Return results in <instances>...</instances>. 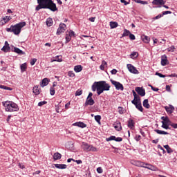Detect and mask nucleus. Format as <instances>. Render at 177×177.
Wrapping results in <instances>:
<instances>
[{"instance_id":"nucleus-16","label":"nucleus","mask_w":177,"mask_h":177,"mask_svg":"<svg viewBox=\"0 0 177 177\" xmlns=\"http://www.w3.org/2000/svg\"><path fill=\"white\" fill-rule=\"evenodd\" d=\"M49 81L50 80L48 78L43 79L40 84V86H41V88H44V86H46V85L49 84Z\"/></svg>"},{"instance_id":"nucleus-43","label":"nucleus","mask_w":177,"mask_h":177,"mask_svg":"<svg viewBox=\"0 0 177 177\" xmlns=\"http://www.w3.org/2000/svg\"><path fill=\"white\" fill-rule=\"evenodd\" d=\"M95 120L97 122H100V120H102V116L97 115L95 116Z\"/></svg>"},{"instance_id":"nucleus-55","label":"nucleus","mask_w":177,"mask_h":177,"mask_svg":"<svg viewBox=\"0 0 177 177\" xmlns=\"http://www.w3.org/2000/svg\"><path fill=\"white\" fill-rule=\"evenodd\" d=\"M129 38H130V39H131L132 41L135 40V39H136L135 35H133V34H132V33H130V35H129Z\"/></svg>"},{"instance_id":"nucleus-46","label":"nucleus","mask_w":177,"mask_h":177,"mask_svg":"<svg viewBox=\"0 0 177 177\" xmlns=\"http://www.w3.org/2000/svg\"><path fill=\"white\" fill-rule=\"evenodd\" d=\"M110 140H115V136H111V137L106 138L107 142H110Z\"/></svg>"},{"instance_id":"nucleus-12","label":"nucleus","mask_w":177,"mask_h":177,"mask_svg":"<svg viewBox=\"0 0 177 177\" xmlns=\"http://www.w3.org/2000/svg\"><path fill=\"white\" fill-rule=\"evenodd\" d=\"M165 109L169 114H172L174 113V110H175V107L172 105H169V106H165Z\"/></svg>"},{"instance_id":"nucleus-33","label":"nucleus","mask_w":177,"mask_h":177,"mask_svg":"<svg viewBox=\"0 0 177 177\" xmlns=\"http://www.w3.org/2000/svg\"><path fill=\"white\" fill-rule=\"evenodd\" d=\"M1 50H3V52H5V53L10 52V47L9 46H4L1 48Z\"/></svg>"},{"instance_id":"nucleus-56","label":"nucleus","mask_w":177,"mask_h":177,"mask_svg":"<svg viewBox=\"0 0 177 177\" xmlns=\"http://www.w3.org/2000/svg\"><path fill=\"white\" fill-rule=\"evenodd\" d=\"M35 63H37V59L34 58L30 61V64L31 66H34V64H35Z\"/></svg>"},{"instance_id":"nucleus-25","label":"nucleus","mask_w":177,"mask_h":177,"mask_svg":"<svg viewBox=\"0 0 177 177\" xmlns=\"http://www.w3.org/2000/svg\"><path fill=\"white\" fill-rule=\"evenodd\" d=\"M66 24H60L59 27L58 28V32H60V30H62V31H66Z\"/></svg>"},{"instance_id":"nucleus-53","label":"nucleus","mask_w":177,"mask_h":177,"mask_svg":"<svg viewBox=\"0 0 177 177\" xmlns=\"http://www.w3.org/2000/svg\"><path fill=\"white\" fill-rule=\"evenodd\" d=\"M68 75L71 77H75V74H74V72H73V71H69L68 73Z\"/></svg>"},{"instance_id":"nucleus-52","label":"nucleus","mask_w":177,"mask_h":177,"mask_svg":"<svg viewBox=\"0 0 177 177\" xmlns=\"http://www.w3.org/2000/svg\"><path fill=\"white\" fill-rule=\"evenodd\" d=\"M50 93L51 96H53V95H55V88H51L50 89Z\"/></svg>"},{"instance_id":"nucleus-26","label":"nucleus","mask_w":177,"mask_h":177,"mask_svg":"<svg viewBox=\"0 0 177 177\" xmlns=\"http://www.w3.org/2000/svg\"><path fill=\"white\" fill-rule=\"evenodd\" d=\"M136 165L137 167H140L145 168V167L146 165V163H145L143 162H141V161H136Z\"/></svg>"},{"instance_id":"nucleus-48","label":"nucleus","mask_w":177,"mask_h":177,"mask_svg":"<svg viewBox=\"0 0 177 177\" xmlns=\"http://www.w3.org/2000/svg\"><path fill=\"white\" fill-rule=\"evenodd\" d=\"M168 52H174L175 50V46H171V47L167 48Z\"/></svg>"},{"instance_id":"nucleus-32","label":"nucleus","mask_w":177,"mask_h":177,"mask_svg":"<svg viewBox=\"0 0 177 177\" xmlns=\"http://www.w3.org/2000/svg\"><path fill=\"white\" fill-rule=\"evenodd\" d=\"M33 93H35V95H39L40 92H39V88H38V86H35V87H33Z\"/></svg>"},{"instance_id":"nucleus-10","label":"nucleus","mask_w":177,"mask_h":177,"mask_svg":"<svg viewBox=\"0 0 177 177\" xmlns=\"http://www.w3.org/2000/svg\"><path fill=\"white\" fill-rule=\"evenodd\" d=\"M95 104V100L92 98H86L84 106H93Z\"/></svg>"},{"instance_id":"nucleus-23","label":"nucleus","mask_w":177,"mask_h":177,"mask_svg":"<svg viewBox=\"0 0 177 177\" xmlns=\"http://www.w3.org/2000/svg\"><path fill=\"white\" fill-rule=\"evenodd\" d=\"M141 38H142V41L144 42H145V44H149V42H150V37H147L146 35H142L141 37Z\"/></svg>"},{"instance_id":"nucleus-36","label":"nucleus","mask_w":177,"mask_h":177,"mask_svg":"<svg viewBox=\"0 0 177 177\" xmlns=\"http://www.w3.org/2000/svg\"><path fill=\"white\" fill-rule=\"evenodd\" d=\"M136 109H138V110H139V111H143V107L142 106V103L138 102L136 105Z\"/></svg>"},{"instance_id":"nucleus-35","label":"nucleus","mask_w":177,"mask_h":177,"mask_svg":"<svg viewBox=\"0 0 177 177\" xmlns=\"http://www.w3.org/2000/svg\"><path fill=\"white\" fill-rule=\"evenodd\" d=\"M20 67H21V73H24V71L27 70V64L26 63L22 64Z\"/></svg>"},{"instance_id":"nucleus-57","label":"nucleus","mask_w":177,"mask_h":177,"mask_svg":"<svg viewBox=\"0 0 177 177\" xmlns=\"http://www.w3.org/2000/svg\"><path fill=\"white\" fill-rule=\"evenodd\" d=\"M170 126L174 128V129H177V123H171Z\"/></svg>"},{"instance_id":"nucleus-27","label":"nucleus","mask_w":177,"mask_h":177,"mask_svg":"<svg viewBox=\"0 0 177 177\" xmlns=\"http://www.w3.org/2000/svg\"><path fill=\"white\" fill-rule=\"evenodd\" d=\"M128 127H129V128H131V129H132L133 127H135V122H133V120L130 119L128 121Z\"/></svg>"},{"instance_id":"nucleus-34","label":"nucleus","mask_w":177,"mask_h":177,"mask_svg":"<svg viewBox=\"0 0 177 177\" xmlns=\"http://www.w3.org/2000/svg\"><path fill=\"white\" fill-rule=\"evenodd\" d=\"M53 24V20L50 18L47 19L46 25L48 27H50Z\"/></svg>"},{"instance_id":"nucleus-14","label":"nucleus","mask_w":177,"mask_h":177,"mask_svg":"<svg viewBox=\"0 0 177 177\" xmlns=\"http://www.w3.org/2000/svg\"><path fill=\"white\" fill-rule=\"evenodd\" d=\"M168 64V59H167V55H164L161 57V64L162 66H167Z\"/></svg>"},{"instance_id":"nucleus-3","label":"nucleus","mask_w":177,"mask_h":177,"mask_svg":"<svg viewBox=\"0 0 177 177\" xmlns=\"http://www.w3.org/2000/svg\"><path fill=\"white\" fill-rule=\"evenodd\" d=\"M3 106L5 107L6 111L12 113V111H19V106L12 101H5L2 102Z\"/></svg>"},{"instance_id":"nucleus-38","label":"nucleus","mask_w":177,"mask_h":177,"mask_svg":"<svg viewBox=\"0 0 177 177\" xmlns=\"http://www.w3.org/2000/svg\"><path fill=\"white\" fill-rule=\"evenodd\" d=\"M131 35V32L127 29L124 30V32L122 34V37H128V35Z\"/></svg>"},{"instance_id":"nucleus-31","label":"nucleus","mask_w":177,"mask_h":177,"mask_svg":"<svg viewBox=\"0 0 177 177\" xmlns=\"http://www.w3.org/2000/svg\"><path fill=\"white\" fill-rule=\"evenodd\" d=\"M164 147H165V149H166L167 152L169 154H171V153H173V152H174V151L172 150V149H171V147H169V145H165Z\"/></svg>"},{"instance_id":"nucleus-59","label":"nucleus","mask_w":177,"mask_h":177,"mask_svg":"<svg viewBox=\"0 0 177 177\" xmlns=\"http://www.w3.org/2000/svg\"><path fill=\"white\" fill-rule=\"evenodd\" d=\"M115 142H122V138H120V137L116 138L115 137Z\"/></svg>"},{"instance_id":"nucleus-42","label":"nucleus","mask_w":177,"mask_h":177,"mask_svg":"<svg viewBox=\"0 0 177 177\" xmlns=\"http://www.w3.org/2000/svg\"><path fill=\"white\" fill-rule=\"evenodd\" d=\"M92 91L93 92L97 91V84H95L94 82V84L92 85Z\"/></svg>"},{"instance_id":"nucleus-54","label":"nucleus","mask_w":177,"mask_h":177,"mask_svg":"<svg viewBox=\"0 0 177 177\" xmlns=\"http://www.w3.org/2000/svg\"><path fill=\"white\" fill-rule=\"evenodd\" d=\"M97 172L98 174H103V169H102V167H97Z\"/></svg>"},{"instance_id":"nucleus-15","label":"nucleus","mask_w":177,"mask_h":177,"mask_svg":"<svg viewBox=\"0 0 177 177\" xmlns=\"http://www.w3.org/2000/svg\"><path fill=\"white\" fill-rule=\"evenodd\" d=\"M73 125L75 127H79L80 128H86V124L82 122H75Z\"/></svg>"},{"instance_id":"nucleus-20","label":"nucleus","mask_w":177,"mask_h":177,"mask_svg":"<svg viewBox=\"0 0 177 177\" xmlns=\"http://www.w3.org/2000/svg\"><path fill=\"white\" fill-rule=\"evenodd\" d=\"M74 71L75 73H81L82 71V66L81 65H77L74 67Z\"/></svg>"},{"instance_id":"nucleus-13","label":"nucleus","mask_w":177,"mask_h":177,"mask_svg":"<svg viewBox=\"0 0 177 177\" xmlns=\"http://www.w3.org/2000/svg\"><path fill=\"white\" fill-rule=\"evenodd\" d=\"M110 88H111L110 84L106 83L105 82V83H102V90H101V92H102L103 93L104 91H110Z\"/></svg>"},{"instance_id":"nucleus-39","label":"nucleus","mask_w":177,"mask_h":177,"mask_svg":"<svg viewBox=\"0 0 177 177\" xmlns=\"http://www.w3.org/2000/svg\"><path fill=\"white\" fill-rule=\"evenodd\" d=\"M138 55L139 54L138 53V52H133L130 55V57L131 59H136V57H138Z\"/></svg>"},{"instance_id":"nucleus-60","label":"nucleus","mask_w":177,"mask_h":177,"mask_svg":"<svg viewBox=\"0 0 177 177\" xmlns=\"http://www.w3.org/2000/svg\"><path fill=\"white\" fill-rule=\"evenodd\" d=\"M70 41H71V36H67V37H66V44H67L68 42H70Z\"/></svg>"},{"instance_id":"nucleus-40","label":"nucleus","mask_w":177,"mask_h":177,"mask_svg":"<svg viewBox=\"0 0 177 177\" xmlns=\"http://www.w3.org/2000/svg\"><path fill=\"white\" fill-rule=\"evenodd\" d=\"M162 128H164L165 129H169V127H168L169 124H167L164 121H162Z\"/></svg>"},{"instance_id":"nucleus-58","label":"nucleus","mask_w":177,"mask_h":177,"mask_svg":"<svg viewBox=\"0 0 177 177\" xmlns=\"http://www.w3.org/2000/svg\"><path fill=\"white\" fill-rule=\"evenodd\" d=\"M172 13V12L171 11H164L162 12V16H165V15H171Z\"/></svg>"},{"instance_id":"nucleus-2","label":"nucleus","mask_w":177,"mask_h":177,"mask_svg":"<svg viewBox=\"0 0 177 177\" xmlns=\"http://www.w3.org/2000/svg\"><path fill=\"white\" fill-rule=\"evenodd\" d=\"M26 21H22L15 25H12L10 28H7V32H13L15 35H19L21 32V28L26 27Z\"/></svg>"},{"instance_id":"nucleus-62","label":"nucleus","mask_w":177,"mask_h":177,"mask_svg":"<svg viewBox=\"0 0 177 177\" xmlns=\"http://www.w3.org/2000/svg\"><path fill=\"white\" fill-rule=\"evenodd\" d=\"M111 73L113 75L117 74V69H113L112 71H111Z\"/></svg>"},{"instance_id":"nucleus-30","label":"nucleus","mask_w":177,"mask_h":177,"mask_svg":"<svg viewBox=\"0 0 177 177\" xmlns=\"http://www.w3.org/2000/svg\"><path fill=\"white\" fill-rule=\"evenodd\" d=\"M107 67V62L106 61L103 60L102 62V64L100 66V70H104V68Z\"/></svg>"},{"instance_id":"nucleus-29","label":"nucleus","mask_w":177,"mask_h":177,"mask_svg":"<svg viewBox=\"0 0 177 177\" xmlns=\"http://www.w3.org/2000/svg\"><path fill=\"white\" fill-rule=\"evenodd\" d=\"M110 27H111V28H117V27H118V23L115 22V21H111Z\"/></svg>"},{"instance_id":"nucleus-61","label":"nucleus","mask_w":177,"mask_h":177,"mask_svg":"<svg viewBox=\"0 0 177 177\" xmlns=\"http://www.w3.org/2000/svg\"><path fill=\"white\" fill-rule=\"evenodd\" d=\"M151 89L154 92H158V91H159L158 88H156V87H154V86H151Z\"/></svg>"},{"instance_id":"nucleus-47","label":"nucleus","mask_w":177,"mask_h":177,"mask_svg":"<svg viewBox=\"0 0 177 177\" xmlns=\"http://www.w3.org/2000/svg\"><path fill=\"white\" fill-rule=\"evenodd\" d=\"M118 113L119 114H124V109L121 106L118 107Z\"/></svg>"},{"instance_id":"nucleus-50","label":"nucleus","mask_w":177,"mask_h":177,"mask_svg":"<svg viewBox=\"0 0 177 177\" xmlns=\"http://www.w3.org/2000/svg\"><path fill=\"white\" fill-rule=\"evenodd\" d=\"M138 3H141V5H147V1H142V0H138Z\"/></svg>"},{"instance_id":"nucleus-4","label":"nucleus","mask_w":177,"mask_h":177,"mask_svg":"<svg viewBox=\"0 0 177 177\" xmlns=\"http://www.w3.org/2000/svg\"><path fill=\"white\" fill-rule=\"evenodd\" d=\"M82 148L84 151H97V148L89 145L88 143L82 142Z\"/></svg>"},{"instance_id":"nucleus-49","label":"nucleus","mask_w":177,"mask_h":177,"mask_svg":"<svg viewBox=\"0 0 177 177\" xmlns=\"http://www.w3.org/2000/svg\"><path fill=\"white\" fill-rule=\"evenodd\" d=\"M133 100H136V102H137L138 103L140 102V97H139V95L134 97Z\"/></svg>"},{"instance_id":"nucleus-11","label":"nucleus","mask_w":177,"mask_h":177,"mask_svg":"<svg viewBox=\"0 0 177 177\" xmlns=\"http://www.w3.org/2000/svg\"><path fill=\"white\" fill-rule=\"evenodd\" d=\"M113 128H115V129H116V131H121V129H122V127H121V122L117 121L115 122L113 124Z\"/></svg>"},{"instance_id":"nucleus-9","label":"nucleus","mask_w":177,"mask_h":177,"mask_svg":"<svg viewBox=\"0 0 177 177\" xmlns=\"http://www.w3.org/2000/svg\"><path fill=\"white\" fill-rule=\"evenodd\" d=\"M136 92H137V93H138V95H140V96H145L146 95V91L143 88L136 87Z\"/></svg>"},{"instance_id":"nucleus-51","label":"nucleus","mask_w":177,"mask_h":177,"mask_svg":"<svg viewBox=\"0 0 177 177\" xmlns=\"http://www.w3.org/2000/svg\"><path fill=\"white\" fill-rule=\"evenodd\" d=\"M156 75H158V77H160V78H165V75L158 73V72H156Z\"/></svg>"},{"instance_id":"nucleus-7","label":"nucleus","mask_w":177,"mask_h":177,"mask_svg":"<svg viewBox=\"0 0 177 177\" xmlns=\"http://www.w3.org/2000/svg\"><path fill=\"white\" fill-rule=\"evenodd\" d=\"M127 68L129 71L132 74H139V71H138V69H136V67L133 66L131 64H127Z\"/></svg>"},{"instance_id":"nucleus-6","label":"nucleus","mask_w":177,"mask_h":177,"mask_svg":"<svg viewBox=\"0 0 177 177\" xmlns=\"http://www.w3.org/2000/svg\"><path fill=\"white\" fill-rule=\"evenodd\" d=\"M95 84H97V95H102L103 84H105V81L95 82Z\"/></svg>"},{"instance_id":"nucleus-18","label":"nucleus","mask_w":177,"mask_h":177,"mask_svg":"<svg viewBox=\"0 0 177 177\" xmlns=\"http://www.w3.org/2000/svg\"><path fill=\"white\" fill-rule=\"evenodd\" d=\"M152 3L153 5H165V1L164 0H153Z\"/></svg>"},{"instance_id":"nucleus-41","label":"nucleus","mask_w":177,"mask_h":177,"mask_svg":"<svg viewBox=\"0 0 177 177\" xmlns=\"http://www.w3.org/2000/svg\"><path fill=\"white\" fill-rule=\"evenodd\" d=\"M147 169H150V171H158V169L153 165L150 166V167H147Z\"/></svg>"},{"instance_id":"nucleus-45","label":"nucleus","mask_w":177,"mask_h":177,"mask_svg":"<svg viewBox=\"0 0 177 177\" xmlns=\"http://www.w3.org/2000/svg\"><path fill=\"white\" fill-rule=\"evenodd\" d=\"M46 103H48L46 101H41L38 103V106L39 107H42V106H44V104H46Z\"/></svg>"},{"instance_id":"nucleus-19","label":"nucleus","mask_w":177,"mask_h":177,"mask_svg":"<svg viewBox=\"0 0 177 177\" xmlns=\"http://www.w3.org/2000/svg\"><path fill=\"white\" fill-rule=\"evenodd\" d=\"M13 52H15V53H17L18 55H25L26 53H24L23 50H20L17 47H14V50Z\"/></svg>"},{"instance_id":"nucleus-22","label":"nucleus","mask_w":177,"mask_h":177,"mask_svg":"<svg viewBox=\"0 0 177 177\" xmlns=\"http://www.w3.org/2000/svg\"><path fill=\"white\" fill-rule=\"evenodd\" d=\"M154 131L158 135H169V133L158 129H155Z\"/></svg>"},{"instance_id":"nucleus-37","label":"nucleus","mask_w":177,"mask_h":177,"mask_svg":"<svg viewBox=\"0 0 177 177\" xmlns=\"http://www.w3.org/2000/svg\"><path fill=\"white\" fill-rule=\"evenodd\" d=\"M0 88L4 89L6 91H12L13 90V88H10V87H8L6 86H3V85H0Z\"/></svg>"},{"instance_id":"nucleus-5","label":"nucleus","mask_w":177,"mask_h":177,"mask_svg":"<svg viewBox=\"0 0 177 177\" xmlns=\"http://www.w3.org/2000/svg\"><path fill=\"white\" fill-rule=\"evenodd\" d=\"M111 82L115 86V88L117 89V91H124V86L122 84L113 80H111Z\"/></svg>"},{"instance_id":"nucleus-24","label":"nucleus","mask_w":177,"mask_h":177,"mask_svg":"<svg viewBox=\"0 0 177 177\" xmlns=\"http://www.w3.org/2000/svg\"><path fill=\"white\" fill-rule=\"evenodd\" d=\"M53 158L55 160H60V158H62V154H60V153L56 152L53 155Z\"/></svg>"},{"instance_id":"nucleus-44","label":"nucleus","mask_w":177,"mask_h":177,"mask_svg":"<svg viewBox=\"0 0 177 177\" xmlns=\"http://www.w3.org/2000/svg\"><path fill=\"white\" fill-rule=\"evenodd\" d=\"M81 95H82V90H77L75 92V96H81Z\"/></svg>"},{"instance_id":"nucleus-17","label":"nucleus","mask_w":177,"mask_h":177,"mask_svg":"<svg viewBox=\"0 0 177 177\" xmlns=\"http://www.w3.org/2000/svg\"><path fill=\"white\" fill-rule=\"evenodd\" d=\"M54 165L55 168H57L58 169H66V168H67V165L64 164H55Z\"/></svg>"},{"instance_id":"nucleus-1","label":"nucleus","mask_w":177,"mask_h":177,"mask_svg":"<svg viewBox=\"0 0 177 177\" xmlns=\"http://www.w3.org/2000/svg\"><path fill=\"white\" fill-rule=\"evenodd\" d=\"M38 5L35 8L36 12L41 10V9H49L51 12L57 11L56 3H53L52 0H37Z\"/></svg>"},{"instance_id":"nucleus-8","label":"nucleus","mask_w":177,"mask_h":177,"mask_svg":"<svg viewBox=\"0 0 177 177\" xmlns=\"http://www.w3.org/2000/svg\"><path fill=\"white\" fill-rule=\"evenodd\" d=\"M12 19V17L10 16H6L4 17H2V19L0 21V26H5L6 23H9V21Z\"/></svg>"},{"instance_id":"nucleus-21","label":"nucleus","mask_w":177,"mask_h":177,"mask_svg":"<svg viewBox=\"0 0 177 177\" xmlns=\"http://www.w3.org/2000/svg\"><path fill=\"white\" fill-rule=\"evenodd\" d=\"M161 120H162V121L165 122V124H169V125H171V124H172V122H171V120H169L168 117L162 116L161 118Z\"/></svg>"},{"instance_id":"nucleus-64","label":"nucleus","mask_w":177,"mask_h":177,"mask_svg":"<svg viewBox=\"0 0 177 177\" xmlns=\"http://www.w3.org/2000/svg\"><path fill=\"white\" fill-rule=\"evenodd\" d=\"M131 103H132V104H134L135 106L138 104V103H139V102H138V101H136V100H133L132 101H131Z\"/></svg>"},{"instance_id":"nucleus-63","label":"nucleus","mask_w":177,"mask_h":177,"mask_svg":"<svg viewBox=\"0 0 177 177\" xmlns=\"http://www.w3.org/2000/svg\"><path fill=\"white\" fill-rule=\"evenodd\" d=\"M95 19H96L95 17H90L88 19V20H89V21H91L92 23H94Z\"/></svg>"},{"instance_id":"nucleus-28","label":"nucleus","mask_w":177,"mask_h":177,"mask_svg":"<svg viewBox=\"0 0 177 177\" xmlns=\"http://www.w3.org/2000/svg\"><path fill=\"white\" fill-rule=\"evenodd\" d=\"M143 106L145 109H150V104H149V100L146 99L143 101Z\"/></svg>"}]
</instances>
